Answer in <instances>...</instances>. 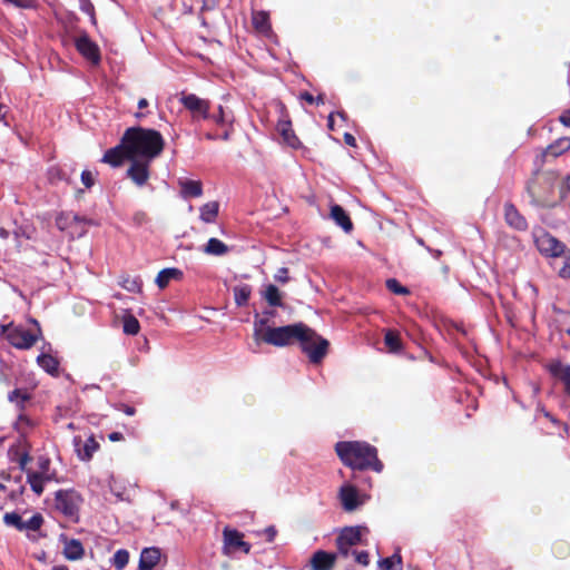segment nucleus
<instances>
[{
	"mask_svg": "<svg viewBox=\"0 0 570 570\" xmlns=\"http://www.w3.org/2000/svg\"><path fill=\"white\" fill-rule=\"evenodd\" d=\"M76 48L79 53L90 62L97 65L100 61V51L98 46L87 36L77 38Z\"/></svg>",
	"mask_w": 570,
	"mask_h": 570,
	"instance_id": "ddd939ff",
	"label": "nucleus"
},
{
	"mask_svg": "<svg viewBox=\"0 0 570 570\" xmlns=\"http://www.w3.org/2000/svg\"><path fill=\"white\" fill-rule=\"evenodd\" d=\"M53 479V473L50 471V462L47 459H41L38 463L37 471H29L27 474V481L30 484L32 491L37 494H41L43 491L45 483Z\"/></svg>",
	"mask_w": 570,
	"mask_h": 570,
	"instance_id": "39448f33",
	"label": "nucleus"
},
{
	"mask_svg": "<svg viewBox=\"0 0 570 570\" xmlns=\"http://www.w3.org/2000/svg\"><path fill=\"white\" fill-rule=\"evenodd\" d=\"M274 278H275L277 282H279V283H282V284H285V283L288 281V269H287L286 267H281V268L276 272V274H275Z\"/></svg>",
	"mask_w": 570,
	"mask_h": 570,
	"instance_id": "37998d69",
	"label": "nucleus"
},
{
	"mask_svg": "<svg viewBox=\"0 0 570 570\" xmlns=\"http://www.w3.org/2000/svg\"><path fill=\"white\" fill-rule=\"evenodd\" d=\"M302 98L305 99L307 102L312 104L314 101V98L309 94H303Z\"/></svg>",
	"mask_w": 570,
	"mask_h": 570,
	"instance_id": "864d4df0",
	"label": "nucleus"
},
{
	"mask_svg": "<svg viewBox=\"0 0 570 570\" xmlns=\"http://www.w3.org/2000/svg\"><path fill=\"white\" fill-rule=\"evenodd\" d=\"M384 340H385V344L392 352H396L401 348L400 340H399L397 335H395L393 332H387L385 334Z\"/></svg>",
	"mask_w": 570,
	"mask_h": 570,
	"instance_id": "4c0bfd02",
	"label": "nucleus"
},
{
	"mask_svg": "<svg viewBox=\"0 0 570 570\" xmlns=\"http://www.w3.org/2000/svg\"><path fill=\"white\" fill-rule=\"evenodd\" d=\"M122 322H124V332L126 334L136 335L139 333L140 324L134 315H131L129 313L125 314L122 317Z\"/></svg>",
	"mask_w": 570,
	"mask_h": 570,
	"instance_id": "7c9ffc66",
	"label": "nucleus"
},
{
	"mask_svg": "<svg viewBox=\"0 0 570 570\" xmlns=\"http://www.w3.org/2000/svg\"><path fill=\"white\" fill-rule=\"evenodd\" d=\"M3 522L9 527H14L20 531H23V520L16 512L6 513L3 515Z\"/></svg>",
	"mask_w": 570,
	"mask_h": 570,
	"instance_id": "c9c22d12",
	"label": "nucleus"
},
{
	"mask_svg": "<svg viewBox=\"0 0 570 570\" xmlns=\"http://www.w3.org/2000/svg\"><path fill=\"white\" fill-rule=\"evenodd\" d=\"M341 461L353 469L372 468L382 471V463L377 460L376 450L363 442H338L335 446Z\"/></svg>",
	"mask_w": 570,
	"mask_h": 570,
	"instance_id": "7ed1b4c3",
	"label": "nucleus"
},
{
	"mask_svg": "<svg viewBox=\"0 0 570 570\" xmlns=\"http://www.w3.org/2000/svg\"><path fill=\"white\" fill-rule=\"evenodd\" d=\"M6 4H11L17 8L28 9L32 8L36 3V0H2Z\"/></svg>",
	"mask_w": 570,
	"mask_h": 570,
	"instance_id": "ea45409f",
	"label": "nucleus"
},
{
	"mask_svg": "<svg viewBox=\"0 0 570 570\" xmlns=\"http://www.w3.org/2000/svg\"><path fill=\"white\" fill-rule=\"evenodd\" d=\"M559 275L562 278H570V257L564 261L563 266L559 271Z\"/></svg>",
	"mask_w": 570,
	"mask_h": 570,
	"instance_id": "c03bdc74",
	"label": "nucleus"
},
{
	"mask_svg": "<svg viewBox=\"0 0 570 570\" xmlns=\"http://www.w3.org/2000/svg\"><path fill=\"white\" fill-rule=\"evenodd\" d=\"M36 559L39 561V562H42V563H46L47 562V553L46 551H40L39 553L36 554Z\"/></svg>",
	"mask_w": 570,
	"mask_h": 570,
	"instance_id": "8fccbe9b",
	"label": "nucleus"
},
{
	"mask_svg": "<svg viewBox=\"0 0 570 570\" xmlns=\"http://www.w3.org/2000/svg\"><path fill=\"white\" fill-rule=\"evenodd\" d=\"M96 175L90 170H83L81 173V181L87 187L90 188L95 184Z\"/></svg>",
	"mask_w": 570,
	"mask_h": 570,
	"instance_id": "a19ab883",
	"label": "nucleus"
},
{
	"mask_svg": "<svg viewBox=\"0 0 570 570\" xmlns=\"http://www.w3.org/2000/svg\"><path fill=\"white\" fill-rule=\"evenodd\" d=\"M387 288L394 294L405 295L409 291L403 287L396 279L390 278L386 281Z\"/></svg>",
	"mask_w": 570,
	"mask_h": 570,
	"instance_id": "58836bf2",
	"label": "nucleus"
},
{
	"mask_svg": "<svg viewBox=\"0 0 570 570\" xmlns=\"http://www.w3.org/2000/svg\"><path fill=\"white\" fill-rule=\"evenodd\" d=\"M160 560V551L155 547L142 549L139 558L138 570H153Z\"/></svg>",
	"mask_w": 570,
	"mask_h": 570,
	"instance_id": "f3484780",
	"label": "nucleus"
},
{
	"mask_svg": "<svg viewBox=\"0 0 570 570\" xmlns=\"http://www.w3.org/2000/svg\"><path fill=\"white\" fill-rule=\"evenodd\" d=\"M336 115H337L338 117H341L342 119L344 118L343 114H341V112H337Z\"/></svg>",
	"mask_w": 570,
	"mask_h": 570,
	"instance_id": "0e129e2a",
	"label": "nucleus"
},
{
	"mask_svg": "<svg viewBox=\"0 0 570 570\" xmlns=\"http://www.w3.org/2000/svg\"><path fill=\"white\" fill-rule=\"evenodd\" d=\"M380 570H401V558L400 556H392L379 561Z\"/></svg>",
	"mask_w": 570,
	"mask_h": 570,
	"instance_id": "72a5a7b5",
	"label": "nucleus"
},
{
	"mask_svg": "<svg viewBox=\"0 0 570 570\" xmlns=\"http://www.w3.org/2000/svg\"><path fill=\"white\" fill-rule=\"evenodd\" d=\"M164 146L163 136L154 129L134 127L127 129L122 136L127 160L151 161L161 154Z\"/></svg>",
	"mask_w": 570,
	"mask_h": 570,
	"instance_id": "f03ea898",
	"label": "nucleus"
},
{
	"mask_svg": "<svg viewBox=\"0 0 570 570\" xmlns=\"http://www.w3.org/2000/svg\"><path fill=\"white\" fill-rule=\"evenodd\" d=\"M129 561V553L125 549H119L112 557V564L117 570H122Z\"/></svg>",
	"mask_w": 570,
	"mask_h": 570,
	"instance_id": "f704fd0d",
	"label": "nucleus"
},
{
	"mask_svg": "<svg viewBox=\"0 0 570 570\" xmlns=\"http://www.w3.org/2000/svg\"><path fill=\"white\" fill-rule=\"evenodd\" d=\"M125 413H126L127 415H134L135 410H134L132 407H127V409L125 410Z\"/></svg>",
	"mask_w": 570,
	"mask_h": 570,
	"instance_id": "13d9d810",
	"label": "nucleus"
},
{
	"mask_svg": "<svg viewBox=\"0 0 570 570\" xmlns=\"http://www.w3.org/2000/svg\"><path fill=\"white\" fill-rule=\"evenodd\" d=\"M228 250L227 246L222 242L219 240L218 238H209L205 248H204V252L208 255H215V256H220V255H224L226 254Z\"/></svg>",
	"mask_w": 570,
	"mask_h": 570,
	"instance_id": "cd10ccee",
	"label": "nucleus"
},
{
	"mask_svg": "<svg viewBox=\"0 0 570 570\" xmlns=\"http://www.w3.org/2000/svg\"><path fill=\"white\" fill-rule=\"evenodd\" d=\"M355 559H356V561L358 563H361L363 566H367L368 564V554L366 552H358V553H356Z\"/></svg>",
	"mask_w": 570,
	"mask_h": 570,
	"instance_id": "49530a36",
	"label": "nucleus"
},
{
	"mask_svg": "<svg viewBox=\"0 0 570 570\" xmlns=\"http://www.w3.org/2000/svg\"><path fill=\"white\" fill-rule=\"evenodd\" d=\"M42 523H43L42 515L39 513H36L28 521H23V531L36 532L41 528ZM28 538H30L33 541L37 540V537L31 535L30 533H28Z\"/></svg>",
	"mask_w": 570,
	"mask_h": 570,
	"instance_id": "c756f323",
	"label": "nucleus"
},
{
	"mask_svg": "<svg viewBox=\"0 0 570 570\" xmlns=\"http://www.w3.org/2000/svg\"><path fill=\"white\" fill-rule=\"evenodd\" d=\"M179 186L184 197H200L203 194V186L199 180H181Z\"/></svg>",
	"mask_w": 570,
	"mask_h": 570,
	"instance_id": "5701e85b",
	"label": "nucleus"
},
{
	"mask_svg": "<svg viewBox=\"0 0 570 570\" xmlns=\"http://www.w3.org/2000/svg\"><path fill=\"white\" fill-rule=\"evenodd\" d=\"M223 553L232 556L237 552L248 553L250 550L249 543L245 542L243 534L237 530L225 528L223 531Z\"/></svg>",
	"mask_w": 570,
	"mask_h": 570,
	"instance_id": "423d86ee",
	"label": "nucleus"
},
{
	"mask_svg": "<svg viewBox=\"0 0 570 570\" xmlns=\"http://www.w3.org/2000/svg\"><path fill=\"white\" fill-rule=\"evenodd\" d=\"M254 338L277 347H283L295 340L312 362H318L327 352L328 342L303 323L273 327L266 320L254 322Z\"/></svg>",
	"mask_w": 570,
	"mask_h": 570,
	"instance_id": "f257e3e1",
	"label": "nucleus"
},
{
	"mask_svg": "<svg viewBox=\"0 0 570 570\" xmlns=\"http://www.w3.org/2000/svg\"><path fill=\"white\" fill-rule=\"evenodd\" d=\"M215 121L219 125L224 124L225 121L224 111L222 107H219V115L215 118Z\"/></svg>",
	"mask_w": 570,
	"mask_h": 570,
	"instance_id": "3c124183",
	"label": "nucleus"
},
{
	"mask_svg": "<svg viewBox=\"0 0 570 570\" xmlns=\"http://www.w3.org/2000/svg\"><path fill=\"white\" fill-rule=\"evenodd\" d=\"M566 333L570 336V326L566 328Z\"/></svg>",
	"mask_w": 570,
	"mask_h": 570,
	"instance_id": "e2e57ef3",
	"label": "nucleus"
},
{
	"mask_svg": "<svg viewBox=\"0 0 570 570\" xmlns=\"http://www.w3.org/2000/svg\"><path fill=\"white\" fill-rule=\"evenodd\" d=\"M0 237L1 238H7L8 237V232L4 229V228H0Z\"/></svg>",
	"mask_w": 570,
	"mask_h": 570,
	"instance_id": "4d7b16f0",
	"label": "nucleus"
},
{
	"mask_svg": "<svg viewBox=\"0 0 570 570\" xmlns=\"http://www.w3.org/2000/svg\"><path fill=\"white\" fill-rule=\"evenodd\" d=\"M180 102L190 111L194 118L207 119L209 114V102L196 95H185Z\"/></svg>",
	"mask_w": 570,
	"mask_h": 570,
	"instance_id": "1a4fd4ad",
	"label": "nucleus"
},
{
	"mask_svg": "<svg viewBox=\"0 0 570 570\" xmlns=\"http://www.w3.org/2000/svg\"><path fill=\"white\" fill-rule=\"evenodd\" d=\"M330 217L340 226L345 233H351L353 229V223L347 213L336 204L331 205Z\"/></svg>",
	"mask_w": 570,
	"mask_h": 570,
	"instance_id": "a211bd4d",
	"label": "nucleus"
},
{
	"mask_svg": "<svg viewBox=\"0 0 570 570\" xmlns=\"http://www.w3.org/2000/svg\"><path fill=\"white\" fill-rule=\"evenodd\" d=\"M560 120L564 126L569 127L570 126V114L561 116Z\"/></svg>",
	"mask_w": 570,
	"mask_h": 570,
	"instance_id": "603ef678",
	"label": "nucleus"
},
{
	"mask_svg": "<svg viewBox=\"0 0 570 570\" xmlns=\"http://www.w3.org/2000/svg\"><path fill=\"white\" fill-rule=\"evenodd\" d=\"M557 145L560 148L559 153L568 150L570 148V139L569 138H561V139L558 140Z\"/></svg>",
	"mask_w": 570,
	"mask_h": 570,
	"instance_id": "a18cd8bd",
	"label": "nucleus"
},
{
	"mask_svg": "<svg viewBox=\"0 0 570 570\" xmlns=\"http://www.w3.org/2000/svg\"><path fill=\"white\" fill-rule=\"evenodd\" d=\"M83 219L72 213H61L56 219L58 228L62 232H67L71 236L78 234L77 227L83 224Z\"/></svg>",
	"mask_w": 570,
	"mask_h": 570,
	"instance_id": "dca6fc26",
	"label": "nucleus"
},
{
	"mask_svg": "<svg viewBox=\"0 0 570 570\" xmlns=\"http://www.w3.org/2000/svg\"><path fill=\"white\" fill-rule=\"evenodd\" d=\"M127 159L125 149L122 148V140L120 144L109 150H107L101 159L102 163L110 165L111 167H118L122 164V160Z\"/></svg>",
	"mask_w": 570,
	"mask_h": 570,
	"instance_id": "aec40b11",
	"label": "nucleus"
},
{
	"mask_svg": "<svg viewBox=\"0 0 570 570\" xmlns=\"http://www.w3.org/2000/svg\"><path fill=\"white\" fill-rule=\"evenodd\" d=\"M368 533V529L363 525L348 527L341 531L337 544L345 552L348 548L361 543L362 538Z\"/></svg>",
	"mask_w": 570,
	"mask_h": 570,
	"instance_id": "6e6552de",
	"label": "nucleus"
},
{
	"mask_svg": "<svg viewBox=\"0 0 570 570\" xmlns=\"http://www.w3.org/2000/svg\"><path fill=\"white\" fill-rule=\"evenodd\" d=\"M30 397L26 390H14L9 394V401L20 406Z\"/></svg>",
	"mask_w": 570,
	"mask_h": 570,
	"instance_id": "e433bc0d",
	"label": "nucleus"
},
{
	"mask_svg": "<svg viewBox=\"0 0 570 570\" xmlns=\"http://www.w3.org/2000/svg\"><path fill=\"white\" fill-rule=\"evenodd\" d=\"M130 167L127 170L128 177L138 186H144L149 178V165L151 161L129 160Z\"/></svg>",
	"mask_w": 570,
	"mask_h": 570,
	"instance_id": "f8f14e48",
	"label": "nucleus"
},
{
	"mask_svg": "<svg viewBox=\"0 0 570 570\" xmlns=\"http://www.w3.org/2000/svg\"><path fill=\"white\" fill-rule=\"evenodd\" d=\"M73 445L77 456L81 461H89L99 449V443L94 435H89L85 441L77 436L73 439Z\"/></svg>",
	"mask_w": 570,
	"mask_h": 570,
	"instance_id": "4468645a",
	"label": "nucleus"
},
{
	"mask_svg": "<svg viewBox=\"0 0 570 570\" xmlns=\"http://www.w3.org/2000/svg\"><path fill=\"white\" fill-rule=\"evenodd\" d=\"M344 141L351 146V147H355L356 146V140L355 138L353 137V135L346 132L344 134Z\"/></svg>",
	"mask_w": 570,
	"mask_h": 570,
	"instance_id": "de8ad7c7",
	"label": "nucleus"
},
{
	"mask_svg": "<svg viewBox=\"0 0 570 570\" xmlns=\"http://www.w3.org/2000/svg\"><path fill=\"white\" fill-rule=\"evenodd\" d=\"M183 272L176 267H167L161 269L156 278L155 283L160 288L164 289L168 286V284L173 281H180L183 278Z\"/></svg>",
	"mask_w": 570,
	"mask_h": 570,
	"instance_id": "6ab92c4d",
	"label": "nucleus"
},
{
	"mask_svg": "<svg viewBox=\"0 0 570 570\" xmlns=\"http://www.w3.org/2000/svg\"><path fill=\"white\" fill-rule=\"evenodd\" d=\"M147 105H148V102H147V100H146L145 98L139 99V101H138V107H139L140 109H142V108L147 107Z\"/></svg>",
	"mask_w": 570,
	"mask_h": 570,
	"instance_id": "6e6d98bb",
	"label": "nucleus"
},
{
	"mask_svg": "<svg viewBox=\"0 0 570 570\" xmlns=\"http://www.w3.org/2000/svg\"><path fill=\"white\" fill-rule=\"evenodd\" d=\"M108 438H109V440H110L111 442H117V441L122 440V434H121V433H119V432H112V433H110V434H109V436H108Z\"/></svg>",
	"mask_w": 570,
	"mask_h": 570,
	"instance_id": "09e8293b",
	"label": "nucleus"
},
{
	"mask_svg": "<svg viewBox=\"0 0 570 570\" xmlns=\"http://www.w3.org/2000/svg\"><path fill=\"white\" fill-rule=\"evenodd\" d=\"M2 109H3V106L0 104V119L3 118Z\"/></svg>",
	"mask_w": 570,
	"mask_h": 570,
	"instance_id": "680f3d73",
	"label": "nucleus"
},
{
	"mask_svg": "<svg viewBox=\"0 0 570 570\" xmlns=\"http://www.w3.org/2000/svg\"><path fill=\"white\" fill-rule=\"evenodd\" d=\"M505 220L515 229H524L527 227L525 219L519 214V212L512 206H505Z\"/></svg>",
	"mask_w": 570,
	"mask_h": 570,
	"instance_id": "b1692460",
	"label": "nucleus"
},
{
	"mask_svg": "<svg viewBox=\"0 0 570 570\" xmlns=\"http://www.w3.org/2000/svg\"><path fill=\"white\" fill-rule=\"evenodd\" d=\"M263 297L266 299V302L271 306H281L282 305L281 292L273 284H269L266 286L265 291L263 292Z\"/></svg>",
	"mask_w": 570,
	"mask_h": 570,
	"instance_id": "c85d7f7f",
	"label": "nucleus"
},
{
	"mask_svg": "<svg viewBox=\"0 0 570 570\" xmlns=\"http://www.w3.org/2000/svg\"><path fill=\"white\" fill-rule=\"evenodd\" d=\"M52 570H69L66 566L53 567Z\"/></svg>",
	"mask_w": 570,
	"mask_h": 570,
	"instance_id": "bf43d9fd",
	"label": "nucleus"
},
{
	"mask_svg": "<svg viewBox=\"0 0 570 570\" xmlns=\"http://www.w3.org/2000/svg\"><path fill=\"white\" fill-rule=\"evenodd\" d=\"M252 289L248 285H240L234 288V298L238 306L245 305L250 296Z\"/></svg>",
	"mask_w": 570,
	"mask_h": 570,
	"instance_id": "473e14b6",
	"label": "nucleus"
},
{
	"mask_svg": "<svg viewBox=\"0 0 570 570\" xmlns=\"http://www.w3.org/2000/svg\"><path fill=\"white\" fill-rule=\"evenodd\" d=\"M276 130L281 135L283 141L285 145H287L291 148L297 149L302 147V142L296 136L291 120L284 116L282 117L276 125Z\"/></svg>",
	"mask_w": 570,
	"mask_h": 570,
	"instance_id": "9b49d317",
	"label": "nucleus"
},
{
	"mask_svg": "<svg viewBox=\"0 0 570 570\" xmlns=\"http://www.w3.org/2000/svg\"><path fill=\"white\" fill-rule=\"evenodd\" d=\"M561 198L570 204V175L567 177L560 189Z\"/></svg>",
	"mask_w": 570,
	"mask_h": 570,
	"instance_id": "79ce46f5",
	"label": "nucleus"
},
{
	"mask_svg": "<svg viewBox=\"0 0 570 570\" xmlns=\"http://www.w3.org/2000/svg\"><path fill=\"white\" fill-rule=\"evenodd\" d=\"M120 285L127 292L139 294L141 293V282L137 277L126 276L121 279Z\"/></svg>",
	"mask_w": 570,
	"mask_h": 570,
	"instance_id": "2f4dec72",
	"label": "nucleus"
},
{
	"mask_svg": "<svg viewBox=\"0 0 570 570\" xmlns=\"http://www.w3.org/2000/svg\"><path fill=\"white\" fill-rule=\"evenodd\" d=\"M38 365L51 375L58 374L59 362L48 352H41L37 357Z\"/></svg>",
	"mask_w": 570,
	"mask_h": 570,
	"instance_id": "412c9836",
	"label": "nucleus"
},
{
	"mask_svg": "<svg viewBox=\"0 0 570 570\" xmlns=\"http://www.w3.org/2000/svg\"><path fill=\"white\" fill-rule=\"evenodd\" d=\"M338 495H340L342 505L346 511L355 510L357 507L363 504L366 500L365 497L360 495L357 490L348 483L343 484L340 488Z\"/></svg>",
	"mask_w": 570,
	"mask_h": 570,
	"instance_id": "9d476101",
	"label": "nucleus"
},
{
	"mask_svg": "<svg viewBox=\"0 0 570 570\" xmlns=\"http://www.w3.org/2000/svg\"><path fill=\"white\" fill-rule=\"evenodd\" d=\"M60 541L63 543L62 554L67 560L78 561L83 558L85 548L79 540L68 539L67 537L61 535Z\"/></svg>",
	"mask_w": 570,
	"mask_h": 570,
	"instance_id": "2eb2a0df",
	"label": "nucleus"
},
{
	"mask_svg": "<svg viewBox=\"0 0 570 570\" xmlns=\"http://www.w3.org/2000/svg\"><path fill=\"white\" fill-rule=\"evenodd\" d=\"M254 28L263 33L268 35L271 31L269 17L265 11H257L252 17Z\"/></svg>",
	"mask_w": 570,
	"mask_h": 570,
	"instance_id": "a878e982",
	"label": "nucleus"
},
{
	"mask_svg": "<svg viewBox=\"0 0 570 570\" xmlns=\"http://www.w3.org/2000/svg\"><path fill=\"white\" fill-rule=\"evenodd\" d=\"M534 243L541 254L550 257L560 256L564 249V246L557 238L543 230L534 233Z\"/></svg>",
	"mask_w": 570,
	"mask_h": 570,
	"instance_id": "0eeeda50",
	"label": "nucleus"
},
{
	"mask_svg": "<svg viewBox=\"0 0 570 570\" xmlns=\"http://www.w3.org/2000/svg\"><path fill=\"white\" fill-rule=\"evenodd\" d=\"M549 149H550L551 154H553V155H558V153H557V151H554V147H553V146H550V147H549Z\"/></svg>",
	"mask_w": 570,
	"mask_h": 570,
	"instance_id": "052dcab7",
	"label": "nucleus"
},
{
	"mask_svg": "<svg viewBox=\"0 0 570 570\" xmlns=\"http://www.w3.org/2000/svg\"><path fill=\"white\" fill-rule=\"evenodd\" d=\"M328 128L332 130L334 129V114H331L328 116Z\"/></svg>",
	"mask_w": 570,
	"mask_h": 570,
	"instance_id": "5fc2aeb1",
	"label": "nucleus"
},
{
	"mask_svg": "<svg viewBox=\"0 0 570 570\" xmlns=\"http://www.w3.org/2000/svg\"><path fill=\"white\" fill-rule=\"evenodd\" d=\"M550 372L554 377L559 379L566 385V389L570 392V366L564 365L560 362L552 363L550 365Z\"/></svg>",
	"mask_w": 570,
	"mask_h": 570,
	"instance_id": "393cba45",
	"label": "nucleus"
},
{
	"mask_svg": "<svg viewBox=\"0 0 570 570\" xmlns=\"http://www.w3.org/2000/svg\"><path fill=\"white\" fill-rule=\"evenodd\" d=\"M219 205L217 202H208L199 208V217L204 223H213L218 215Z\"/></svg>",
	"mask_w": 570,
	"mask_h": 570,
	"instance_id": "bb28decb",
	"label": "nucleus"
},
{
	"mask_svg": "<svg viewBox=\"0 0 570 570\" xmlns=\"http://www.w3.org/2000/svg\"><path fill=\"white\" fill-rule=\"evenodd\" d=\"M28 327L14 323L1 325V334L18 350H29L42 340V330L35 318L28 320Z\"/></svg>",
	"mask_w": 570,
	"mask_h": 570,
	"instance_id": "20e7f679",
	"label": "nucleus"
},
{
	"mask_svg": "<svg viewBox=\"0 0 570 570\" xmlns=\"http://www.w3.org/2000/svg\"><path fill=\"white\" fill-rule=\"evenodd\" d=\"M313 570H330L334 564V557L330 553L318 551L312 558Z\"/></svg>",
	"mask_w": 570,
	"mask_h": 570,
	"instance_id": "4be33fe9",
	"label": "nucleus"
}]
</instances>
